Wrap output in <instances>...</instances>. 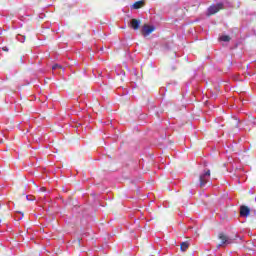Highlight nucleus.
<instances>
[{"label":"nucleus","mask_w":256,"mask_h":256,"mask_svg":"<svg viewBox=\"0 0 256 256\" xmlns=\"http://www.w3.org/2000/svg\"><path fill=\"white\" fill-rule=\"evenodd\" d=\"M40 191H45V188H41Z\"/></svg>","instance_id":"14"},{"label":"nucleus","mask_w":256,"mask_h":256,"mask_svg":"<svg viewBox=\"0 0 256 256\" xmlns=\"http://www.w3.org/2000/svg\"><path fill=\"white\" fill-rule=\"evenodd\" d=\"M27 201H35V197L33 196H26Z\"/></svg>","instance_id":"11"},{"label":"nucleus","mask_w":256,"mask_h":256,"mask_svg":"<svg viewBox=\"0 0 256 256\" xmlns=\"http://www.w3.org/2000/svg\"><path fill=\"white\" fill-rule=\"evenodd\" d=\"M1 143H3V139H0V145H1Z\"/></svg>","instance_id":"13"},{"label":"nucleus","mask_w":256,"mask_h":256,"mask_svg":"<svg viewBox=\"0 0 256 256\" xmlns=\"http://www.w3.org/2000/svg\"><path fill=\"white\" fill-rule=\"evenodd\" d=\"M52 69H53V71H55V69H61V65L55 64L52 66Z\"/></svg>","instance_id":"10"},{"label":"nucleus","mask_w":256,"mask_h":256,"mask_svg":"<svg viewBox=\"0 0 256 256\" xmlns=\"http://www.w3.org/2000/svg\"><path fill=\"white\" fill-rule=\"evenodd\" d=\"M220 41H224L225 43H228V41H231V37H229L227 35H222L220 37Z\"/></svg>","instance_id":"9"},{"label":"nucleus","mask_w":256,"mask_h":256,"mask_svg":"<svg viewBox=\"0 0 256 256\" xmlns=\"http://www.w3.org/2000/svg\"><path fill=\"white\" fill-rule=\"evenodd\" d=\"M223 9V4H215L208 8V15H215V13H219Z\"/></svg>","instance_id":"3"},{"label":"nucleus","mask_w":256,"mask_h":256,"mask_svg":"<svg viewBox=\"0 0 256 256\" xmlns=\"http://www.w3.org/2000/svg\"><path fill=\"white\" fill-rule=\"evenodd\" d=\"M219 239H220L221 243L217 245L218 249H219V247H223V245H231V243H233V240L225 234H219Z\"/></svg>","instance_id":"2"},{"label":"nucleus","mask_w":256,"mask_h":256,"mask_svg":"<svg viewBox=\"0 0 256 256\" xmlns=\"http://www.w3.org/2000/svg\"><path fill=\"white\" fill-rule=\"evenodd\" d=\"M251 210L247 206H241L240 208V215L241 217H249Z\"/></svg>","instance_id":"6"},{"label":"nucleus","mask_w":256,"mask_h":256,"mask_svg":"<svg viewBox=\"0 0 256 256\" xmlns=\"http://www.w3.org/2000/svg\"><path fill=\"white\" fill-rule=\"evenodd\" d=\"M129 27H131V29H134V31H137V29H139V27H141V20L132 19L129 22Z\"/></svg>","instance_id":"5"},{"label":"nucleus","mask_w":256,"mask_h":256,"mask_svg":"<svg viewBox=\"0 0 256 256\" xmlns=\"http://www.w3.org/2000/svg\"><path fill=\"white\" fill-rule=\"evenodd\" d=\"M145 5L144 1H137L132 5V9H141Z\"/></svg>","instance_id":"7"},{"label":"nucleus","mask_w":256,"mask_h":256,"mask_svg":"<svg viewBox=\"0 0 256 256\" xmlns=\"http://www.w3.org/2000/svg\"><path fill=\"white\" fill-rule=\"evenodd\" d=\"M23 41H25V39H23L21 42L23 43Z\"/></svg>","instance_id":"15"},{"label":"nucleus","mask_w":256,"mask_h":256,"mask_svg":"<svg viewBox=\"0 0 256 256\" xmlns=\"http://www.w3.org/2000/svg\"><path fill=\"white\" fill-rule=\"evenodd\" d=\"M153 31H155V26H149V25L145 24L142 28V33H143L144 37H149V35H151V33H153Z\"/></svg>","instance_id":"4"},{"label":"nucleus","mask_w":256,"mask_h":256,"mask_svg":"<svg viewBox=\"0 0 256 256\" xmlns=\"http://www.w3.org/2000/svg\"><path fill=\"white\" fill-rule=\"evenodd\" d=\"M211 178V171L206 170L204 173L200 175V187H205L207 185V182Z\"/></svg>","instance_id":"1"},{"label":"nucleus","mask_w":256,"mask_h":256,"mask_svg":"<svg viewBox=\"0 0 256 256\" xmlns=\"http://www.w3.org/2000/svg\"><path fill=\"white\" fill-rule=\"evenodd\" d=\"M3 51H9L8 47H3Z\"/></svg>","instance_id":"12"},{"label":"nucleus","mask_w":256,"mask_h":256,"mask_svg":"<svg viewBox=\"0 0 256 256\" xmlns=\"http://www.w3.org/2000/svg\"><path fill=\"white\" fill-rule=\"evenodd\" d=\"M181 251H187L189 249V244L187 242H183L180 246Z\"/></svg>","instance_id":"8"}]
</instances>
